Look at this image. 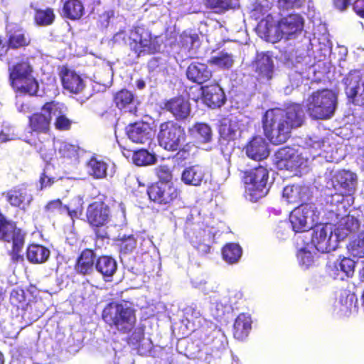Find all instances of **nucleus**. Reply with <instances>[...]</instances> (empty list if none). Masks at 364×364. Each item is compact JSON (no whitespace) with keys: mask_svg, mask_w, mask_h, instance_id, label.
Here are the masks:
<instances>
[{"mask_svg":"<svg viewBox=\"0 0 364 364\" xmlns=\"http://www.w3.org/2000/svg\"><path fill=\"white\" fill-rule=\"evenodd\" d=\"M304 112L301 105L294 104L286 109H273L266 112L263 129L266 136L274 144L286 142L292 129L302 125Z\"/></svg>","mask_w":364,"mask_h":364,"instance_id":"obj_1","label":"nucleus"},{"mask_svg":"<svg viewBox=\"0 0 364 364\" xmlns=\"http://www.w3.org/2000/svg\"><path fill=\"white\" fill-rule=\"evenodd\" d=\"M338 105L337 94L323 89L312 92L306 100V107L312 119L328 120L334 116Z\"/></svg>","mask_w":364,"mask_h":364,"instance_id":"obj_2","label":"nucleus"},{"mask_svg":"<svg viewBox=\"0 0 364 364\" xmlns=\"http://www.w3.org/2000/svg\"><path fill=\"white\" fill-rule=\"evenodd\" d=\"M102 317L106 323L126 333L136 323L135 310L128 303H111L103 310Z\"/></svg>","mask_w":364,"mask_h":364,"instance_id":"obj_3","label":"nucleus"},{"mask_svg":"<svg viewBox=\"0 0 364 364\" xmlns=\"http://www.w3.org/2000/svg\"><path fill=\"white\" fill-rule=\"evenodd\" d=\"M272 16L268 15L265 21H261L259 26L265 27L268 36L277 38L291 39L296 38L303 31L304 19L298 14H291L282 18L277 24L271 23Z\"/></svg>","mask_w":364,"mask_h":364,"instance_id":"obj_4","label":"nucleus"},{"mask_svg":"<svg viewBox=\"0 0 364 364\" xmlns=\"http://www.w3.org/2000/svg\"><path fill=\"white\" fill-rule=\"evenodd\" d=\"M242 179L245 183V196L252 202H256L269 192L270 188L268 183L269 172L263 166L245 171Z\"/></svg>","mask_w":364,"mask_h":364,"instance_id":"obj_5","label":"nucleus"},{"mask_svg":"<svg viewBox=\"0 0 364 364\" xmlns=\"http://www.w3.org/2000/svg\"><path fill=\"white\" fill-rule=\"evenodd\" d=\"M186 133L184 129L173 121L163 122L159 126L158 140L159 145L168 151L179 150L178 154L186 157L184 149L181 147L186 141Z\"/></svg>","mask_w":364,"mask_h":364,"instance_id":"obj_6","label":"nucleus"},{"mask_svg":"<svg viewBox=\"0 0 364 364\" xmlns=\"http://www.w3.org/2000/svg\"><path fill=\"white\" fill-rule=\"evenodd\" d=\"M130 49L137 57L159 52L161 41L159 37H152L151 33L144 27L137 26L130 31L128 37Z\"/></svg>","mask_w":364,"mask_h":364,"instance_id":"obj_7","label":"nucleus"},{"mask_svg":"<svg viewBox=\"0 0 364 364\" xmlns=\"http://www.w3.org/2000/svg\"><path fill=\"white\" fill-rule=\"evenodd\" d=\"M0 240L12 242L9 251L12 262L17 263L23 259L21 255L23 247V233L16 225V223L8 219L0 211Z\"/></svg>","mask_w":364,"mask_h":364,"instance_id":"obj_8","label":"nucleus"},{"mask_svg":"<svg viewBox=\"0 0 364 364\" xmlns=\"http://www.w3.org/2000/svg\"><path fill=\"white\" fill-rule=\"evenodd\" d=\"M325 176L329 180L327 187L333 188L340 195L351 196L356 190L358 176L350 171L343 169L333 171L327 169Z\"/></svg>","mask_w":364,"mask_h":364,"instance_id":"obj_9","label":"nucleus"},{"mask_svg":"<svg viewBox=\"0 0 364 364\" xmlns=\"http://www.w3.org/2000/svg\"><path fill=\"white\" fill-rule=\"evenodd\" d=\"M319 212L315 204L305 203L293 210L289 221L295 232H305L311 229L318 223Z\"/></svg>","mask_w":364,"mask_h":364,"instance_id":"obj_10","label":"nucleus"},{"mask_svg":"<svg viewBox=\"0 0 364 364\" xmlns=\"http://www.w3.org/2000/svg\"><path fill=\"white\" fill-rule=\"evenodd\" d=\"M225 346V338L220 330L212 331L208 336L203 339L201 345H197L198 349L191 353L193 358L210 363L214 355Z\"/></svg>","mask_w":364,"mask_h":364,"instance_id":"obj_11","label":"nucleus"},{"mask_svg":"<svg viewBox=\"0 0 364 364\" xmlns=\"http://www.w3.org/2000/svg\"><path fill=\"white\" fill-rule=\"evenodd\" d=\"M276 164L279 169L291 171H298L302 173L309 166V159L299 154L296 150L290 147H284L276 153Z\"/></svg>","mask_w":364,"mask_h":364,"instance_id":"obj_12","label":"nucleus"},{"mask_svg":"<svg viewBox=\"0 0 364 364\" xmlns=\"http://www.w3.org/2000/svg\"><path fill=\"white\" fill-rule=\"evenodd\" d=\"M311 237L309 245L322 253L336 250L339 242L331 224L316 226Z\"/></svg>","mask_w":364,"mask_h":364,"instance_id":"obj_13","label":"nucleus"},{"mask_svg":"<svg viewBox=\"0 0 364 364\" xmlns=\"http://www.w3.org/2000/svg\"><path fill=\"white\" fill-rule=\"evenodd\" d=\"M342 82L348 102L356 106H364V72L351 70Z\"/></svg>","mask_w":364,"mask_h":364,"instance_id":"obj_14","label":"nucleus"},{"mask_svg":"<svg viewBox=\"0 0 364 364\" xmlns=\"http://www.w3.org/2000/svg\"><path fill=\"white\" fill-rule=\"evenodd\" d=\"M149 198L159 204H168L177 198L179 192L171 182H158L148 188Z\"/></svg>","mask_w":364,"mask_h":364,"instance_id":"obj_15","label":"nucleus"},{"mask_svg":"<svg viewBox=\"0 0 364 364\" xmlns=\"http://www.w3.org/2000/svg\"><path fill=\"white\" fill-rule=\"evenodd\" d=\"M126 134L130 141L139 144H149L154 133L149 123L136 122L126 127Z\"/></svg>","mask_w":364,"mask_h":364,"instance_id":"obj_16","label":"nucleus"},{"mask_svg":"<svg viewBox=\"0 0 364 364\" xmlns=\"http://www.w3.org/2000/svg\"><path fill=\"white\" fill-rule=\"evenodd\" d=\"M87 218L89 223L95 227L104 226L110 220L109 207L102 202H95L87 209Z\"/></svg>","mask_w":364,"mask_h":364,"instance_id":"obj_17","label":"nucleus"},{"mask_svg":"<svg viewBox=\"0 0 364 364\" xmlns=\"http://www.w3.org/2000/svg\"><path fill=\"white\" fill-rule=\"evenodd\" d=\"M355 262L348 257H343L329 264L328 266V274L335 279L344 280L346 277H351L355 271Z\"/></svg>","mask_w":364,"mask_h":364,"instance_id":"obj_18","label":"nucleus"},{"mask_svg":"<svg viewBox=\"0 0 364 364\" xmlns=\"http://www.w3.org/2000/svg\"><path fill=\"white\" fill-rule=\"evenodd\" d=\"M252 68L262 82L269 81L274 75V63L272 58L265 53H258Z\"/></svg>","mask_w":364,"mask_h":364,"instance_id":"obj_19","label":"nucleus"},{"mask_svg":"<svg viewBox=\"0 0 364 364\" xmlns=\"http://www.w3.org/2000/svg\"><path fill=\"white\" fill-rule=\"evenodd\" d=\"M63 88L71 93L77 94L85 87L83 80L73 70L63 67L60 72Z\"/></svg>","mask_w":364,"mask_h":364,"instance_id":"obj_20","label":"nucleus"},{"mask_svg":"<svg viewBox=\"0 0 364 364\" xmlns=\"http://www.w3.org/2000/svg\"><path fill=\"white\" fill-rule=\"evenodd\" d=\"M246 155L255 161H262L269 155L268 143L262 136H255L245 147Z\"/></svg>","mask_w":364,"mask_h":364,"instance_id":"obj_21","label":"nucleus"},{"mask_svg":"<svg viewBox=\"0 0 364 364\" xmlns=\"http://www.w3.org/2000/svg\"><path fill=\"white\" fill-rule=\"evenodd\" d=\"M204 102L210 107H220L225 101L223 90L218 85L202 87Z\"/></svg>","mask_w":364,"mask_h":364,"instance_id":"obj_22","label":"nucleus"},{"mask_svg":"<svg viewBox=\"0 0 364 364\" xmlns=\"http://www.w3.org/2000/svg\"><path fill=\"white\" fill-rule=\"evenodd\" d=\"M186 76L193 82L203 84L210 79L212 71L206 64L193 62L188 65Z\"/></svg>","mask_w":364,"mask_h":364,"instance_id":"obj_23","label":"nucleus"},{"mask_svg":"<svg viewBox=\"0 0 364 364\" xmlns=\"http://www.w3.org/2000/svg\"><path fill=\"white\" fill-rule=\"evenodd\" d=\"M214 242V235L209 230L200 229L193 233L191 238L193 246L201 254H207L210 250V245Z\"/></svg>","mask_w":364,"mask_h":364,"instance_id":"obj_24","label":"nucleus"},{"mask_svg":"<svg viewBox=\"0 0 364 364\" xmlns=\"http://www.w3.org/2000/svg\"><path fill=\"white\" fill-rule=\"evenodd\" d=\"M82 198L80 196L74 198L68 205L65 206H63L60 200L57 199L49 202L46 206V210L50 212L62 211L63 209L66 210L69 215L74 218L77 217L78 213L82 211Z\"/></svg>","mask_w":364,"mask_h":364,"instance_id":"obj_25","label":"nucleus"},{"mask_svg":"<svg viewBox=\"0 0 364 364\" xmlns=\"http://www.w3.org/2000/svg\"><path fill=\"white\" fill-rule=\"evenodd\" d=\"M205 176V169L200 165H193L184 168L181 173V181L188 186H199Z\"/></svg>","mask_w":364,"mask_h":364,"instance_id":"obj_26","label":"nucleus"},{"mask_svg":"<svg viewBox=\"0 0 364 364\" xmlns=\"http://www.w3.org/2000/svg\"><path fill=\"white\" fill-rule=\"evenodd\" d=\"M165 108L177 119H185L191 113L189 102L182 97L171 99L166 103Z\"/></svg>","mask_w":364,"mask_h":364,"instance_id":"obj_27","label":"nucleus"},{"mask_svg":"<svg viewBox=\"0 0 364 364\" xmlns=\"http://www.w3.org/2000/svg\"><path fill=\"white\" fill-rule=\"evenodd\" d=\"M360 227L358 220L352 215H346L341 219L334 232L339 241L344 240L350 233L356 232Z\"/></svg>","mask_w":364,"mask_h":364,"instance_id":"obj_28","label":"nucleus"},{"mask_svg":"<svg viewBox=\"0 0 364 364\" xmlns=\"http://www.w3.org/2000/svg\"><path fill=\"white\" fill-rule=\"evenodd\" d=\"M242 125L236 117H231L230 119H225L220 127V134L223 139L234 140L240 136Z\"/></svg>","mask_w":364,"mask_h":364,"instance_id":"obj_29","label":"nucleus"},{"mask_svg":"<svg viewBox=\"0 0 364 364\" xmlns=\"http://www.w3.org/2000/svg\"><path fill=\"white\" fill-rule=\"evenodd\" d=\"M181 51L188 53L191 56L195 53V50L200 46L198 35L192 31H185L178 37L177 41Z\"/></svg>","mask_w":364,"mask_h":364,"instance_id":"obj_30","label":"nucleus"},{"mask_svg":"<svg viewBox=\"0 0 364 364\" xmlns=\"http://www.w3.org/2000/svg\"><path fill=\"white\" fill-rule=\"evenodd\" d=\"M308 187L293 185L287 186L283 190L282 197L288 203H297L308 198Z\"/></svg>","mask_w":364,"mask_h":364,"instance_id":"obj_31","label":"nucleus"},{"mask_svg":"<svg viewBox=\"0 0 364 364\" xmlns=\"http://www.w3.org/2000/svg\"><path fill=\"white\" fill-rule=\"evenodd\" d=\"M96 255L91 250L87 249L82 252L77 259L76 270L82 274H91L94 270Z\"/></svg>","mask_w":364,"mask_h":364,"instance_id":"obj_32","label":"nucleus"},{"mask_svg":"<svg viewBox=\"0 0 364 364\" xmlns=\"http://www.w3.org/2000/svg\"><path fill=\"white\" fill-rule=\"evenodd\" d=\"M306 144L309 148H312L315 151H317L318 149H321L322 148H327L328 150H321L318 153H316V151L314 153L313 158H315L316 156L323 157L326 159V161L328 162H333L335 161H338V159L334 156V154L333 153V149L326 144V142L321 141L317 138L313 139L309 138L306 141Z\"/></svg>","mask_w":364,"mask_h":364,"instance_id":"obj_33","label":"nucleus"},{"mask_svg":"<svg viewBox=\"0 0 364 364\" xmlns=\"http://www.w3.org/2000/svg\"><path fill=\"white\" fill-rule=\"evenodd\" d=\"M251 318L245 314H240L234 323V336L237 340L245 338L251 329Z\"/></svg>","mask_w":364,"mask_h":364,"instance_id":"obj_34","label":"nucleus"},{"mask_svg":"<svg viewBox=\"0 0 364 364\" xmlns=\"http://www.w3.org/2000/svg\"><path fill=\"white\" fill-rule=\"evenodd\" d=\"M95 269L105 278L112 277L117 269V262L111 257L102 256L97 259Z\"/></svg>","mask_w":364,"mask_h":364,"instance_id":"obj_35","label":"nucleus"},{"mask_svg":"<svg viewBox=\"0 0 364 364\" xmlns=\"http://www.w3.org/2000/svg\"><path fill=\"white\" fill-rule=\"evenodd\" d=\"M85 8L80 0H68L63 8V16L70 20H78L84 14Z\"/></svg>","mask_w":364,"mask_h":364,"instance_id":"obj_36","label":"nucleus"},{"mask_svg":"<svg viewBox=\"0 0 364 364\" xmlns=\"http://www.w3.org/2000/svg\"><path fill=\"white\" fill-rule=\"evenodd\" d=\"M27 259L29 262L35 264L45 262L50 256V250L40 245H30L26 252Z\"/></svg>","mask_w":364,"mask_h":364,"instance_id":"obj_37","label":"nucleus"},{"mask_svg":"<svg viewBox=\"0 0 364 364\" xmlns=\"http://www.w3.org/2000/svg\"><path fill=\"white\" fill-rule=\"evenodd\" d=\"M108 165L96 157H92L87 163V171L89 175L97 179L104 178L107 175Z\"/></svg>","mask_w":364,"mask_h":364,"instance_id":"obj_38","label":"nucleus"},{"mask_svg":"<svg viewBox=\"0 0 364 364\" xmlns=\"http://www.w3.org/2000/svg\"><path fill=\"white\" fill-rule=\"evenodd\" d=\"M9 79L11 87L16 94H23V64L17 63L9 69Z\"/></svg>","mask_w":364,"mask_h":364,"instance_id":"obj_39","label":"nucleus"},{"mask_svg":"<svg viewBox=\"0 0 364 364\" xmlns=\"http://www.w3.org/2000/svg\"><path fill=\"white\" fill-rule=\"evenodd\" d=\"M114 102L120 109H125L129 112H134L136 107L134 103L132 93L127 90H122L117 92L114 97Z\"/></svg>","mask_w":364,"mask_h":364,"instance_id":"obj_40","label":"nucleus"},{"mask_svg":"<svg viewBox=\"0 0 364 364\" xmlns=\"http://www.w3.org/2000/svg\"><path fill=\"white\" fill-rule=\"evenodd\" d=\"M38 87V82L33 75L31 65L24 62V93L37 95Z\"/></svg>","mask_w":364,"mask_h":364,"instance_id":"obj_41","label":"nucleus"},{"mask_svg":"<svg viewBox=\"0 0 364 364\" xmlns=\"http://www.w3.org/2000/svg\"><path fill=\"white\" fill-rule=\"evenodd\" d=\"M235 62V57L232 53L227 51H220L215 55L212 56L208 63L220 69H230Z\"/></svg>","mask_w":364,"mask_h":364,"instance_id":"obj_42","label":"nucleus"},{"mask_svg":"<svg viewBox=\"0 0 364 364\" xmlns=\"http://www.w3.org/2000/svg\"><path fill=\"white\" fill-rule=\"evenodd\" d=\"M189 132L195 139L203 143L209 142L212 139V130L205 123H196L189 129Z\"/></svg>","mask_w":364,"mask_h":364,"instance_id":"obj_43","label":"nucleus"},{"mask_svg":"<svg viewBox=\"0 0 364 364\" xmlns=\"http://www.w3.org/2000/svg\"><path fill=\"white\" fill-rule=\"evenodd\" d=\"M50 117L44 113L34 114L30 117V127L37 132H46L50 127Z\"/></svg>","mask_w":364,"mask_h":364,"instance_id":"obj_44","label":"nucleus"},{"mask_svg":"<svg viewBox=\"0 0 364 364\" xmlns=\"http://www.w3.org/2000/svg\"><path fill=\"white\" fill-rule=\"evenodd\" d=\"M242 248L237 243H228L223 249V257L229 264H234L238 262L242 256Z\"/></svg>","mask_w":364,"mask_h":364,"instance_id":"obj_45","label":"nucleus"},{"mask_svg":"<svg viewBox=\"0 0 364 364\" xmlns=\"http://www.w3.org/2000/svg\"><path fill=\"white\" fill-rule=\"evenodd\" d=\"M314 247L307 244L304 247H301L297 254L298 260L301 267L307 269L314 262Z\"/></svg>","mask_w":364,"mask_h":364,"instance_id":"obj_46","label":"nucleus"},{"mask_svg":"<svg viewBox=\"0 0 364 364\" xmlns=\"http://www.w3.org/2000/svg\"><path fill=\"white\" fill-rule=\"evenodd\" d=\"M34 18L38 26H47L53 23L55 15L52 9L47 8L46 9L36 10Z\"/></svg>","mask_w":364,"mask_h":364,"instance_id":"obj_47","label":"nucleus"},{"mask_svg":"<svg viewBox=\"0 0 364 364\" xmlns=\"http://www.w3.org/2000/svg\"><path fill=\"white\" fill-rule=\"evenodd\" d=\"M348 250L354 257H364V231L358 235L357 239L349 244Z\"/></svg>","mask_w":364,"mask_h":364,"instance_id":"obj_48","label":"nucleus"},{"mask_svg":"<svg viewBox=\"0 0 364 364\" xmlns=\"http://www.w3.org/2000/svg\"><path fill=\"white\" fill-rule=\"evenodd\" d=\"M184 316L188 323H193V326H199L203 320L200 310L196 305L191 304L184 309Z\"/></svg>","mask_w":364,"mask_h":364,"instance_id":"obj_49","label":"nucleus"},{"mask_svg":"<svg viewBox=\"0 0 364 364\" xmlns=\"http://www.w3.org/2000/svg\"><path fill=\"white\" fill-rule=\"evenodd\" d=\"M66 110L67 107L64 104L57 102H48L43 107V112L50 117V119L52 115L58 118V116L64 114Z\"/></svg>","mask_w":364,"mask_h":364,"instance_id":"obj_50","label":"nucleus"},{"mask_svg":"<svg viewBox=\"0 0 364 364\" xmlns=\"http://www.w3.org/2000/svg\"><path fill=\"white\" fill-rule=\"evenodd\" d=\"M132 160L137 166H144L153 164L155 157L146 150L141 149L134 153Z\"/></svg>","mask_w":364,"mask_h":364,"instance_id":"obj_51","label":"nucleus"},{"mask_svg":"<svg viewBox=\"0 0 364 364\" xmlns=\"http://www.w3.org/2000/svg\"><path fill=\"white\" fill-rule=\"evenodd\" d=\"M59 153L64 158L77 159L79 147L66 141L60 142Z\"/></svg>","mask_w":364,"mask_h":364,"instance_id":"obj_52","label":"nucleus"},{"mask_svg":"<svg viewBox=\"0 0 364 364\" xmlns=\"http://www.w3.org/2000/svg\"><path fill=\"white\" fill-rule=\"evenodd\" d=\"M119 246L120 251L124 254L132 252L136 245V242L132 235H124L122 238L119 239Z\"/></svg>","mask_w":364,"mask_h":364,"instance_id":"obj_53","label":"nucleus"},{"mask_svg":"<svg viewBox=\"0 0 364 364\" xmlns=\"http://www.w3.org/2000/svg\"><path fill=\"white\" fill-rule=\"evenodd\" d=\"M205 5L215 12L220 13L230 8L231 0H205Z\"/></svg>","mask_w":364,"mask_h":364,"instance_id":"obj_54","label":"nucleus"},{"mask_svg":"<svg viewBox=\"0 0 364 364\" xmlns=\"http://www.w3.org/2000/svg\"><path fill=\"white\" fill-rule=\"evenodd\" d=\"M354 295L343 292L341 294L338 303L341 304V311L345 313L349 311L353 305Z\"/></svg>","mask_w":364,"mask_h":364,"instance_id":"obj_55","label":"nucleus"},{"mask_svg":"<svg viewBox=\"0 0 364 364\" xmlns=\"http://www.w3.org/2000/svg\"><path fill=\"white\" fill-rule=\"evenodd\" d=\"M7 200L14 206H20L23 203V194L21 189H12L7 193Z\"/></svg>","mask_w":364,"mask_h":364,"instance_id":"obj_56","label":"nucleus"},{"mask_svg":"<svg viewBox=\"0 0 364 364\" xmlns=\"http://www.w3.org/2000/svg\"><path fill=\"white\" fill-rule=\"evenodd\" d=\"M156 173L159 179V182H171L172 174L166 166H160L156 168Z\"/></svg>","mask_w":364,"mask_h":364,"instance_id":"obj_57","label":"nucleus"},{"mask_svg":"<svg viewBox=\"0 0 364 364\" xmlns=\"http://www.w3.org/2000/svg\"><path fill=\"white\" fill-rule=\"evenodd\" d=\"M304 0H278V6L280 9L288 10L293 8H299Z\"/></svg>","mask_w":364,"mask_h":364,"instance_id":"obj_58","label":"nucleus"},{"mask_svg":"<svg viewBox=\"0 0 364 364\" xmlns=\"http://www.w3.org/2000/svg\"><path fill=\"white\" fill-rule=\"evenodd\" d=\"M9 48H18L23 46V34L15 35L11 33L6 42Z\"/></svg>","mask_w":364,"mask_h":364,"instance_id":"obj_59","label":"nucleus"},{"mask_svg":"<svg viewBox=\"0 0 364 364\" xmlns=\"http://www.w3.org/2000/svg\"><path fill=\"white\" fill-rule=\"evenodd\" d=\"M55 127L58 129L66 130L70 127L71 122L68 119L65 114L58 117L55 121Z\"/></svg>","mask_w":364,"mask_h":364,"instance_id":"obj_60","label":"nucleus"},{"mask_svg":"<svg viewBox=\"0 0 364 364\" xmlns=\"http://www.w3.org/2000/svg\"><path fill=\"white\" fill-rule=\"evenodd\" d=\"M128 38H127V34L124 31H119L117 33L114 34L112 38V41L114 43H117L119 45L127 44Z\"/></svg>","mask_w":364,"mask_h":364,"instance_id":"obj_61","label":"nucleus"},{"mask_svg":"<svg viewBox=\"0 0 364 364\" xmlns=\"http://www.w3.org/2000/svg\"><path fill=\"white\" fill-rule=\"evenodd\" d=\"M353 9L358 15L364 18V0H355Z\"/></svg>","mask_w":364,"mask_h":364,"instance_id":"obj_62","label":"nucleus"},{"mask_svg":"<svg viewBox=\"0 0 364 364\" xmlns=\"http://www.w3.org/2000/svg\"><path fill=\"white\" fill-rule=\"evenodd\" d=\"M193 286L195 288H198L202 291H203L205 294H208L209 289L206 288L205 284L206 282L204 280H200L198 281V279L192 281Z\"/></svg>","mask_w":364,"mask_h":364,"instance_id":"obj_63","label":"nucleus"},{"mask_svg":"<svg viewBox=\"0 0 364 364\" xmlns=\"http://www.w3.org/2000/svg\"><path fill=\"white\" fill-rule=\"evenodd\" d=\"M8 50L9 46L7 45L6 41H5L4 38L0 37V60L6 56Z\"/></svg>","mask_w":364,"mask_h":364,"instance_id":"obj_64","label":"nucleus"}]
</instances>
